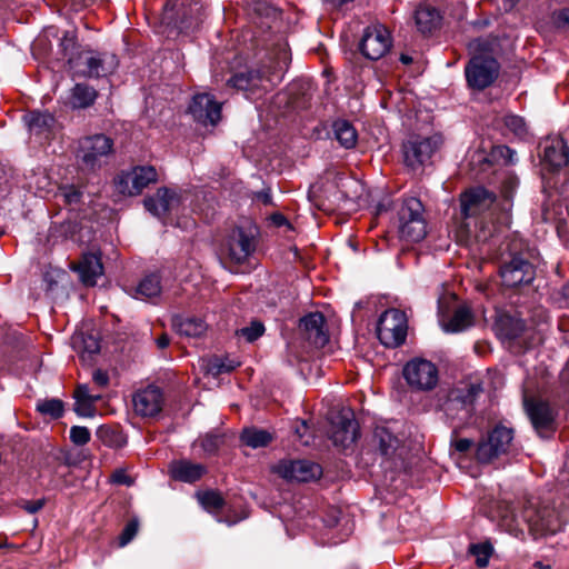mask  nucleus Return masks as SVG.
Masks as SVG:
<instances>
[{
  "instance_id": "33",
  "label": "nucleus",
  "mask_w": 569,
  "mask_h": 569,
  "mask_svg": "<svg viewBox=\"0 0 569 569\" xmlns=\"http://www.w3.org/2000/svg\"><path fill=\"white\" fill-rule=\"evenodd\" d=\"M31 133L37 136L47 134L54 124V118L49 112L33 111L24 117Z\"/></svg>"
},
{
  "instance_id": "14",
  "label": "nucleus",
  "mask_w": 569,
  "mask_h": 569,
  "mask_svg": "<svg viewBox=\"0 0 569 569\" xmlns=\"http://www.w3.org/2000/svg\"><path fill=\"white\" fill-rule=\"evenodd\" d=\"M403 377L407 383L417 390H432L439 380L437 366L430 360L415 358L403 367Z\"/></svg>"
},
{
  "instance_id": "56",
  "label": "nucleus",
  "mask_w": 569,
  "mask_h": 569,
  "mask_svg": "<svg viewBox=\"0 0 569 569\" xmlns=\"http://www.w3.org/2000/svg\"><path fill=\"white\" fill-rule=\"evenodd\" d=\"M499 156L506 159V162L509 164H513L516 162V151L510 149L507 146L498 147Z\"/></svg>"
},
{
  "instance_id": "39",
  "label": "nucleus",
  "mask_w": 569,
  "mask_h": 569,
  "mask_svg": "<svg viewBox=\"0 0 569 569\" xmlns=\"http://www.w3.org/2000/svg\"><path fill=\"white\" fill-rule=\"evenodd\" d=\"M199 441L207 455H214L224 445L226 436L222 433H207Z\"/></svg>"
},
{
  "instance_id": "63",
  "label": "nucleus",
  "mask_w": 569,
  "mask_h": 569,
  "mask_svg": "<svg viewBox=\"0 0 569 569\" xmlns=\"http://www.w3.org/2000/svg\"><path fill=\"white\" fill-rule=\"evenodd\" d=\"M281 53H282V56H283V64H286L287 52H286V50H282V52H281Z\"/></svg>"
},
{
  "instance_id": "35",
  "label": "nucleus",
  "mask_w": 569,
  "mask_h": 569,
  "mask_svg": "<svg viewBox=\"0 0 569 569\" xmlns=\"http://www.w3.org/2000/svg\"><path fill=\"white\" fill-rule=\"evenodd\" d=\"M173 326L180 336L186 337H200L207 330V325L199 318L177 317Z\"/></svg>"
},
{
  "instance_id": "19",
  "label": "nucleus",
  "mask_w": 569,
  "mask_h": 569,
  "mask_svg": "<svg viewBox=\"0 0 569 569\" xmlns=\"http://www.w3.org/2000/svg\"><path fill=\"white\" fill-rule=\"evenodd\" d=\"M525 408L538 433L542 435L555 429L556 410L549 402L536 398H526Z\"/></svg>"
},
{
  "instance_id": "36",
  "label": "nucleus",
  "mask_w": 569,
  "mask_h": 569,
  "mask_svg": "<svg viewBox=\"0 0 569 569\" xmlns=\"http://www.w3.org/2000/svg\"><path fill=\"white\" fill-rule=\"evenodd\" d=\"M271 440L272 437L268 431L256 428L244 429L241 433V441L253 449L266 447Z\"/></svg>"
},
{
  "instance_id": "27",
  "label": "nucleus",
  "mask_w": 569,
  "mask_h": 569,
  "mask_svg": "<svg viewBox=\"0 0 569 569\" xmlns=\"http://www.w3.org/2000/svg\"><path fill=\"white\" fill-rule=\"evenodd\" d=\"M375 438L378 441L379 450L382 456L393 461L395 467H398L399 461H403L406 457V449L400 445V440L393 436L386 428H377Z\"/></svg>"
},
{
  "instance_id": "23",
  "label": "nucleus",
  "mask_w": 569,
  "mask_h": 569,
  "mask_svg": "<svg viewBox=\"0 0 569 569\" xmlns=\"http://www.w3.org/2000/svg\"><path fill=\"white\" fill-rule=\"evenodd\" d=\"M133 409L141 417H154L163 406V396L159 388L150 386L133 396Z\"/></svg>"
},
{
  "instance_id": "4",
  "label": "nucleus",
  "mask_w": 569,
  "mask_h": 569,
  "mask_svg": "<svg viewBox=\"0 0 569 569\" xmlns=\"http://www.w3.org/2000/svg\"><path fill=\"white\" fill-rule=\"evenodd\" d=\"M482 391L481 383H470L448 391L441 408L455 427H460L470 420L473 415L475 401Z\"/></svg>"
},
{
  "instance_id": "50",
  "label": "nucleus",
  "mask_w": 569,
  "mask_h": 569,
  "mask_svg": "<svg viewBox=\"0 0 569 569\" xmlns=\"http://www.w3.org/2000/svg\"><path fill=\"white\" fill-rule=\"evenodd\" d=\"M98 436L110 447L121 445L118 440L113 439V437H118V435H116L110 428L100 427L98 429Z\"/></svg>"
},
{
  "instance_id": "42",
  "label": "nucleus",
  "mask_w": 569,
  "mask_h": 569,
  "mask_svg": "<svg viewBox=\"0 0 569 569\" xmlns=\"http://www.w3.org/2000/svg\"><path fill=\"white\" fill-rule=\"evenodd\" d=\"M503 123L517 137H523L527 133V127L523 118L516 114H507L503 118Z\"/></svg>"
},
{
  "instance_id": "53",
  "label": "nucleus",
  "mask_w": 569,
  "mask_h": 569,
  "mask_svg": "<svg viewBox=\"0 0 569 569\" xmlns=\"http://www.w3.org/2000/svg\"><path fill=\"white\" fill-rule=\"evenodd\" d=\"M63 197L67 203H77L80 201L81 192L73 186L63 189Z\"/></svg>"
},
{
  "instance_id": "30",
  "label": "nucleus",
  "mask_w": 569,
  "mask_h": 569,
  "mask_svg": "<svg viewBox=\"0 0 569 569\" xmlns=\"http://www.w3.org/2000/svg\"><path fill=\"white\" fill-rule=\"evenodd\" d=\"M416 24L422 33H429L440 26V12L429 4H421L415 13Z\"/></svg>"
},
{
  "instance_id": "24",
  "label": "nucleus",
  "mask_w": 569,
  "mask_h": 569,
  "mask_svg": "<svg viewBox=\"0 0 569 569\" xmlns=\"http://www.w3.org/2000/svg\"><path fill=\"white\" fill-rule=\"evenodd\" d=\"M325 317L320 312H311L300 320V329L306 339L317 348H322L329 341V336L325 330Z\"/></svg>"
},
{
  "instance_id": "28",
  "label": "nucleus",
  "mask_w": 569,
  "mask_h": 569,
  "mask_svg": "<svg viewBox=\"0 0 569 569\" xmlns=\"http://www.w3.org/2000/svg\"><path fill=\"white\" fill-rule=\"evenodd\" d=\"M73 270L79 273L80 280L86 286L92 287L97 283V279L103 274L101 258L92 252L84 253Z\"/></svg>"
},
{
  "instance_id": "59",
  "label": "nucleus",
  "mask_w": 569,
  "mask_h": 569,
  "mask_svg": "<svg viewBox=\"0 0 569 569\" xmlns=\"http://www.w3.org/2000/svg\"><path fill=\"white\" fill-rule=\"evenodd\" d=\"M156 342H157L158 348L164 349L169 346L170 339L167 335H162L156 340Z\"/></svg>"
},
{
  "instance_id": "60",
  "label": "nucleus",
  "mask_w": 569,
  "mask_h": 569,
  "mask_svg": "<svg viewBox=\"0 0 569 569\" xmlns=\"http://www.w3.org/2000/svg\"><path fill=\"white\" fill-rule=\"evenodd\" d=\"M257 198L261 200L264 204L271 203V194L270 191H261L257 194Z\"/></svg>"
},
{
  "instance_id": "51",
  "label": "nucleus",
  "mask_w": 569,
  "mask_h": 569,
  "mask_svg": "<svg viewBox=\"0 0 569 569\" xmlns=\"http://www.w3.org/2000/svg\"><path fill=\"white\" fill-rule=\"evenodd\" d=\"M82 343H83V350L90 355H94L100 351V342L93 336L83 337Z\"/></svg>"
},
{
  "instance_id": "5",
  "label": "nucleus",
  "mask_w": 569,
  "mask_h": 569,
  "mask_svg": "<svg viewBox=\"0 0 569 569\" xmlns=\"http://www.w3.org/2000/svg\"><path fill=\"white\" fill-rule=\"evenodd\" d=\"M499 274L505 287L516 288L531 283L536 269L529 260V253L518 250L517 243H512L510 251L501 258Z\"/></svg>"
},
{
  "instance_id": "37",
  "label": "nucleus",
  "mask_w": 569,
  "mask_h": 569,
  "mask_svg": "<svg viewBox=\"0 0 569 569\" xmlns=\"http://www.w3.org/2000/svg\"><path fill=\"white\" fill-rule=\"evenodd\" d=\"M37 410L51 419H59L63 416L64 405L60 399H44L37 402Z\"/></svg>"
},
{
  "instance_id": "20",
  "label": "nucleus",
  "mask_w": 569,
  "mask_h": 569,
  "mask_svg": "<svg viewBox=\"0 0 569 569\" xmlns=\"http://www.w3.org/2000/svg\"><path fill=\"white\" fill-rule=\"evenodd\" d=\"M189 113L199 123L216 126L221 118V103L209 93H199L192 98Z\"/></svg>"
},
{
  "instance_id": "18",
  "label": "nucleus",
  "mask_w": 569,
  "mask_h": 569,
  "mask_svg": "<svg viewBox=\"0 0 569 569\" xmlns=\"http://www.w3.org/2000/svg\"><path fill=\"white\" fill-rule=\"evenodd\" d=\"M274 471L286 480L308 482L321 476V467L309 460H283L276 467Z\"/></svg>"
},
{
  "instance_id": "17",
  "label": "nucleus",
  "mask_w": 569,
  "mask_h": 569,
  "mask_svg": "<svg viewBox=\"0 0 569 569\" xmlns=\"http://www.w3.org/2000/svg\"><path fill=\"white\" fill-rule=\"evenodd\" d=\"M496 199V193L483 187L470 188L460 196L461 214L465 219L476 218L488 211Z\"/></svg>"
},
{
  "instance_id": "55",
  "label": "nucleus",
  "mask_w": 569,
  "mask_h": 569,
  "mask_svg": "<svg viewBox=\"0 0 569 569\" xmlns=\"http://www.w3.org/2000/svg\"><path fill=\"white\" fill-rule=\"evenodd\" d=\"M92 381L99 388H104L109 383V376L106 371L97 369L92 373Z\"/></svg>"
},
{
  "instance_id": "11",
  "label": "nucleus",
  "mask_w": 569,
  "mask_h": 569,
  "mask_svg": "<svg viewBox=\"0 0 569 569\" xmlns=\"http://www.w3.org/2000/svg\"><path fill=\"white\" fill-rule=\"evenodd\" d=\"M499 62L489 56H473L465 68L468 86L476 90L490 87L499 76Z\"/></svg>"
},
{
  "instance_id": "6",
  "label": "nucleus",
  "mask_w": 569,
  "mask_h": 569,
  "mask_svg": "<svg viewBox=\"0 0 569 569\" xmlns=\"http://www.w3.org/2000/svg\"><path fill=\"white\" fill-rule=\"evenodd\" d=\"M423 204L415 197L403 200L398 211V231L400 238L409 242H419L427 234V222L423 218Z\"/></svg>"
},
{
  "instance_id": "32",
  "label": "nucleus",
  "mask_w": 569,
  "mask_h": 569,
  "mask_svg": "<svg viewBox=\"0 0 569 569\" xmlns=\"http://www.w3.org/2000/svg\"><path fill=\"white\" fill-rule=\"evenodd\" d=\"M333 136L341 147L352 149L358 141L356 128L347 120H336L332 124Z\"/></svg>"
},
{
  "instance_id": "64",
  "label": "nucleus",
  "mask_w": 569,
  "mask_h": 569,
  "mask_svg": "<svg viewBox=\"0 0 569 569\" xmlns=\"http://www.w3.org/2000/svg\"><path fill=\"white\" fill-rule=\"evenodd\" d=\"M516 182V178H510V183H515Z\"/></svg>"
},
{
  "instance_id": "34",
  "label": "nucleus",
  "mask_w": 569,
  "mask_h": 569,
  "mask_svg": "<svg viewBox=\"0 0 569 569\" xmlns=\"http://www.w3.org/2000/svg\"><path fill=\"white\" fill-rule=\"evenodd\" d=\"M97 96L94 88L84 83H77L71 90L70 103L74 109L88 108L96 101Z\"/></svg>"
},
{
  "instance_id": "16",
  "label": "nucleus",
  "mask_w": 569,
  "mask_h": 569,
  "mask_svg": "<svg viewBox=\"0 0 569 569\" xmlns=\"http://www.w3.org/2000/svg\"><path fill=\"white\" fill-rule=\"evenodd\" d=\"M329 437L337 447L348 448L358 438V423L353 412L341 410L330 419Z\"/></svg>"
},
{
  "instance_id": "31",
  "label": "nucleus",
  "mask_w": 569,
  "mask_h": 569,
  "mask_svg": "<svg viewBox=\"0 0 569 569\" xmlns=\"http://www.w3.org/2000/svg\"><path fill=\"white\" fill-rule=\"evenodd\" d=\"M162 290L161 278L158 273L147 274L133 289L137 299H152L160 296Z\"/></svg>"
},
{
  "instance_id": "40",
  "label": "nucleus",
  "mask_w": 569,
  "mask_h": 569,
  "mask_svg": "<svg viewBox=\"0 0 569 569\" xmlns=\"http://www.w3.org/2000/svg\"><path fill=\"white\" fill-rule=\"evenodd\" d=\"M197 496L201 506L209 511H216L223 507V498L217 491L208 490L199 492Z\"/></svg>"
},
{
  "instance_id": "52",
  "label": "nucleus",
  "mask_w": 569,
  "mask_h": 569,
  "mask_svg": "<svg viewBox=\"0 0 569 569\" xmlns=\"http://www.w3.org/2000/svg\"><path fill=\"white\" fill-rule=\"evenodd\" d=\"M557 27L569 29V8L561 9L553 14Z\"/></svg>"
},
{
  "instance_id": "22",
  "label": "nucleus",
  "mask_w": 569,
  "mask_h": 569,
  "mask_svg": "<svg viewBox=\"0 0 569 569\" xmlns=\"http://www.w3.org/2000/svg\"><path fill=\"white\" fill-rule=\"evenodd\" d=\"M226 248L232 261L242 263L254 251L253 236L247 233L242 228L237 227L229 233Z\"/></svg>"
},
{
  "instance_id": "47",
  "label": "nucleus",
  "mask_w": 569,
  "mask_h": 569,
  "mask_svg": "<svg viewBox=\"0 0 569 569\" xmlns=\"http://www.w3.org/2000/svg\"><path fill=\"white\" fill-rule=\"evenodd\" d=\"M94 402H97V400L76 399V402H74L76 413L81 417H91L94 412V408H93Z\"/></svg>"
},
{
  "instance_id": "54",
  "label": "nucleus",
  "mask_w": 569,
  "mask_h": 569,
  "mask_svg": "<svg viewBox=\"0 0 569 569\" xmlns=\"http://www.w3.org/2000/svg\"><path fill=\"white\" fill-rule=\"evenodd\" d=\"M111 480L113 483L124 486H131L133 482L130 476H128L127 472L122 469L116 470L111 476Z\"/></svg>"
},
{
  "instance_id": "9",
  "label": "nucleus",
  "mask_w": 569,
  "mask_h": 569,
  "mask_svg": "<svg viewBox=\"0 0 569 569\" xmlns=\"http://www.w3.org/2000/svg\"><path fill=\"white\" fill-rule=\"evenodd\" d=\"M441 138L439 136L422 137L411 136L402 143L405 164L417 171L428 164L433 153L439 149Z\"/></svg>"
},
{
  "instance_id": "48",
  "label": "nucleus",
  "mask_w": 569,
  "mask_h": 569,
  "mask_svg": "<svg viewBox=\"0 0 569 569\" xmlns=\"http://www.w3.org/2000/svg\"><path fill=\"white\" fill-rule=\"evenodd\" d=\"M46 505V499H37V500H22L19 503V507L22 508L30 515H34L40 511Z\"/></svg>"
},
{
  "instance_id": "7",
  "label": "nucleus",
  "mask_w": 569,
  "mask_h": 569,
  "mask_svg": "<svg viewBox=\"0 0 569 569\" xmlns=\"http://www.w3.org/2000/svg\"><path fill=\"white\" fill-rule=\"evenodd\" d=\"M119 64L118 58L113 53H93L92 51H82L77 58L70 56L69 69L74 76L84 78H99L112 73Z\"/></svg>"
},
{
  "instance_id": "3",
  "label": "nucleus",
  "mask_w": 569,
  "mask_h": 569,
  "mask_svg": "<svg viewBox=\"0 0 569 569\" xmlns=\"http://www.w3.org/2000/svg\"><path fill=\"white\" fill-rule=\"evenodd\" d=\"M201 21L202 6L199 0H174L167 3L161 17V23L177 33L192 32Z\"/></svg>"
},
{
  "instance_id": "10",
  "label": "nucleus",
  "mask_w": 569,
  "mask_h": 569,
  "mask_svg": "<svg viewBox=\"0 0 569 569\" xmlns=\"http://www.w3.org/2000/svg\"><path fill=\"white\" fill-rule=\"evenodd\" d=\"M407 317L398 309L386 310L378 320L377 336L380 342L388 348L402 345L407 338Z\"/></svg>"
},
{
  "instance_id": "49",
  "label": "nucleus",
  "mask_w": 569,
  "mask_h": 569,
  "mask_svg": "<svg viewBox=\"0 0 569 569\" xmlns=\"http://www.w3.org/2000/svg\"><path fill=\"white\" fill-rule=\"evenodd\" d=\"M74 399L99 401L101 399V396L91 393L88 385H79L74 391Z\"/></svg>"
},
{
  "instance_id": "44",
  "label": "nucleus",
  "mask_w": 569,
  "mask_h": 569,
  "mask_svg": "<svg viewBox=\"0 0 569 569\" xmlns=\"http://www.w3.org/2000/svg\"><path fill=\"white\" fill-rule=\"evenodd\" d=\"M91 439L90 430L83 426H73L70 429V440L76 446H84Z\"/></svg>"
},
{
  "instance_id": "21",
  "label": "nucleus",
  "mask_w": 569,
  "mask_h": 569,
  "mask_svg": "<svg viewBox=\"0 0 569 569\" xmlns=\"http://www.w3.org/2000/svg\"><path fill=\"white\" fill-rule=\"evenodd\" d=\"M439 323L445 332L457 333L467 330L475 323V317L470 308L466 305L459 306L450 315L445 308L443 302L439 301L438 310Z\"/></svg>"
},
{
  "instance_id": "58",
  "label": "nucleus",
  "mask_w": 569,
  "mask_h": 569,
  "mask_svg": "<svg viewBox=\"0 0 569 569\" xmlns=\"http://www.w3.org/2000/svg\"><path fill=\"white\" fill-rule=\"evenodd\" d=\"M271 221L277 227L288 226L289 221L282 213H273L271 216Z\"/></svg>"
},
{
  "instance_id": "61",
  "label": "nucleus",
  "mask_w": 569,
  "mask_h": 569,
  "mask_svg": "<svg viewBox=\"0 0 569 569\" xmlns=\"http://www.w3.org/2000/svg\"><path fill=\"white\" fill-rule=\"evenodd\" d=\"M400 61H401L402 63H405V64H409V63H411V62H412V58H411V57H409V56H406V54H401V57H400Z\"/></svg>"
},
{
  "instance_id": "1",
  "label": "nucleus",
  "mask_w": 569,
  "mask_h": 569,
  "mask_svg": "<svg viewBox=\"0 0 569 569\" xmlns=\"http://www.w3.org/2000/svg\"><path fill=\"white\" fill-rule=\"evenodd\" d=\"M283 66L278 61L273 66L249 67L236 72L227 84L244 91L247 97L254 99L271 90L282 79Z\"/></svg>"
},
{
  "instance_id": "45",
  "label": "nucleus",
  "mask_w": 569,
  "mask_h": 569,
  "mask_svg": "<svg viewBox=\"0 0 569 569\" xmlns=\"http://www.w3.org/2000/svg\"><path fill=\"white\" fill-rule=\"evenodd\" d=\"M139 522L137 519H131L123 528L119 537V546H127L137 535Z\"/></svg>"
},
{
  "instance_id": "15",
  "label": "nucleus",
  "mask_w": 569,
  "mask_h": 569,
  "mask_svg": "<svg viewBox=\"0 0 569 569\" xmlns=\"http://www.w3.org/2000/svg\"><path fill=\"white\" fill-rule=\"evenodd\" d=\"M391 46L389 31L381 24H373L363 30L359 49L365 58L376 61L385 57Z\"/></svg>"
},
{
  "instance_id": "46",
  "label": "nucleus",
  "mask_w": 569,
  "mask_h": 569,
  "mask_svg": "<svg viewBox=\"0 0 569 569\" xmlns=\"http://www.w3.org/2000/svg\"><path fill=\"white\" fill-rule=\"evenodd\" d=\"M239 366V362L228 359L216 358L211 362V370L219 375L222 372H230Z\"/></svg>"
},
{
  "instance_id": "13",
  "label": "nucleus",
  "mask_w": 569,
  "mask_h": 569,
  "mask_svg": "<svg viewBox=\"0 0 569 569\" xmlns=\"http://www.w3.org/2000/svg\"><path fill=\"white\" fill-rule=\"evenodd\" d=\"M158 181V172L152 166H137L130 171L121 172L114 179V186L123 196H138L144 188Z\"/></svg>"
},
{
  "instance_id": "38",
  "label": "nucleus",
  "mask_w": 569,
  "mask_h": 569,
  "mask_svg": "<svg viewBox=\"0 0 569 569\" xmlns=\"http://www.w3.org/2000/svg\"><path fill=\"white\" fill-rule=\"evenodd\" d=\"M60 50L69 64L70 56L77 58L82 51H78L77 34L74 31H66L59 43Z\"/></svg>"
},
{
  "instance_id": "62",
  "label": "nucleus",
  "mask_w": 569,
  "mask_h": 569,
  "mask_svg": "<svg viewBox=\"0 0 569 569\" xmlns=\"http://www.w3.org/2000/svg\"><path fill=\"white\" fill-rule=\"evenodd\" d=\"M518 336V331L516 329H512L510 330L509 332L506 333V337L510 338V339H513Z\"/></svg>"
},
{
  "instance_id": "41",
  "label": "nucleus",
  "mask_w": 569,
  "mask_h": 569,
  "mask_svg": "<svg viewBox=\"0 0 569 569\" xmlns=\"http://www.w3.org/2000/svg\"><path fill=\"white\" fill-rule=\"evenodd\" d=\"M264 332V326L260 321H252L249 326L238 329L236 335L243 338L247 342H253Z\"/></svg>"
},
{
  "instance_id": "57",
  "label": "nucleus",
  "mask_w": 569,
  "mask_h": 569,
  "mask_svg": "<svg viewBox=\"0 0 569 569\" xmlns=\"http://www.w3.org/2000/svg\"><path fill=\"white\" fill-rule=\"evenodd\" d=\"M453 446L457 451L466 452L471 448L472 441L470 439L462 438V439L456 440Z\"/></svg>"
},
{
  "instance_id": "29",
  "label": "nucleus",
  "mask_w": 569,
  "mask_h": 569,
  "mask_svg": "<svg viewBox=\"0 0 569 569\" xmlns=\"http://www.w3.org/2000/svg\"><path fill=\"white\" fill-rule=\"evenodd\" d=\"M170 473L174 480L192 483L200 480L207 473V467L202 463L181 459L171 463Z\"/></svg>"
},
{
  "instance_id": "12",
  "label": "nucleus",
  "mask_w": 569,
  "mask_h": 569,
  "mask_svg": "<svg viewBox=\"0 0 569 569\" xmlns=\"http://www.w3.org/2000/svg\"><path fill=\"white\" fill-rule=\"evenodd\" d=\"M513 439V430L498 425L491 429L477 447L476 457L481 463H489L508 452Z\"/></svg>"
},
{
  "instance_id": "2",
  "label": "nucleus",
  "mask_w": 569,
  "mask_h": 569,
  "mask_svg": "<svg viewBox=\"0 0 569 569\" xmlns=\"http://www.w3.org/2000/svg\"><path fill=\"white\" fill-rule=\"evenodd\" d=\"M521 517L536 538L557 533L567 521L566 516L555 505L535 498L527 501Z\"/></svg>"
},
{
  "instance_id": "43",
  "label": "nucleus",
  "mask_w": 569,
  "mask_h": 569,
  "mask_svg": "<svg viewBox=\"0 0 569 569\" xmlns=\"http://www.w3.org/2000/svg\"><path fill=\"white\" fill-rule=\"evenodd\" d=\"M491 546L487 543L482 545H472L470 547V551L473 556H476L477 566L483 568L488 565L489 557L491 555Z\"/></svg>"
},
{
  "instance_id": "8",
  "label": "nucleus",
  "mask_w": 569,
  "mask_h": 569,
  "mask_svg": "<svg viewBox=\"0 0 569 569\" xmlns=\"http://www.w3.org/2000/svg\"><path fill=\"white\" fill-rule=\"evenodd\" d=\"M112 151L113 140L100 133L80 139L77 157L82 169L94 171L107 162Z\"/></svg>"
},
{
  "instance_id": "26",
  "label": "nucleus",
  "mask_w": 569,
  "mask_h": 569,
  "mask_svg": "<svg viewBox=\"0 0 569 569\" xmlns=\"http://www.w3.org/2000/svg\"><path fill=\"white\" fill-rule=\"evenodd\" d=\"M542 160L552 171L567 166L569 162V147L566 141L560 137L547 139Z\"/></svg>"
},
{
  "instance_id": "25",
  "label": "nucleus",
  "mask_w": 569,
  "mask_h": 569,
  "mask_svg": "<svg viewBox=\"0 0 569 569\" xmlns=\"http://www.w3.org/2000/svg\"><path fill=\"white\" fill-rule=\"evenodd\" d=\"M180 203V198L174 190L162 187L153 196L147 197L143 204L147 211L154 217H162Z\"/></svg>"
}]
</instances>
